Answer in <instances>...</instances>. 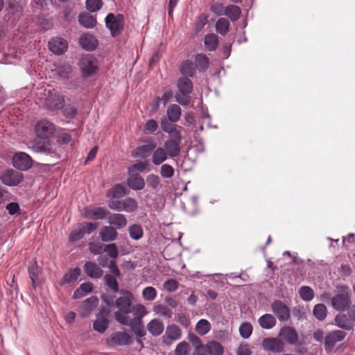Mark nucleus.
I'll use <instances>...</instances> for the list:
<instances>
[{"instance_id":"b1692460","label":"nucleus","mask_w":355,"mask_h":355,"mask_svg":"<svg viewBox=\"0 0 355 355\" xmlns=\"http://www.w3.org/2000/svg\"><path fill=\"white\" fill-rule=\"evenodd\" d=\"M156 146V144L150 140L148 144L139 146L135 149V156L142 159L147 158Z\"/></svg>"},{"instance_id":"5fc2aeb1","label":"nucleus","mask_w":355,"mask_h":355,"mask_svg":"<svg viewBox=\"0 0 355 355\" xmlns=\"http://www.w3.org/2000/svg\"><path fill=\"white\" fill-rule=\"evenodd\" d=\"M146 182L148 186L154 190H157L161 184L160 178L155 174L148 175L146 178Z\"/></svg>"},{"instance_id":"f8f14e48","label":"nucleus","mask_w":355,"mask_h":355,"mask_svg":"<svg viewBox=\"0 0 355 355\" xmlns=\"http://www.w3.org/2000/svg\"><path fill=\"white\" fill-rule=\"evenodd\" d=\"M110 214L109 211L103 207L88 206L84 208L83 215L85 218L92 220H103Z\"/></svg>"},{"instance_id":"7ed1b4c3","label":"nucleus","mask_w":355,"mask_h":355,"mask_svg":"<svg viewBox=\"0 0 355 355\" xmlns=\"http://www.w3.org/2000/svg\"><path fill=\"white\" fill-rule=\"evenodd\" d=\"M178 92L175 95V101L182 105H187L191 101L189 94L193 89V83L187 77L180 78L177 83Z\"/></svg>"},{"instance_id":"58836bf2","label":"nucleus","mask_w":355,"mask_h":355,"mask_svg":"<svg viewBox=\"0 0 355 355\" xmlns=\"http://www.w3.org/2000/svg\"><path fill=\"white\" fill-rule=\"evenodd\" d=\"M28 272L29 277L31 279L33 286L35 288L36 285V280L38 278V267L35 259L31 261L28 268Z\"/></svg>"},{"instance_id":"4468645a","label":"nucleus","mask_w":355,"mask_h":355,"mask_svg":"<svg viewBox=\"0 0 355 355\" xmlns=\"http://www.w3.org/2000/svg\"><path fill=\"white\" fill-rule=\"evenodd\" d=\"M32 164L33 161L31 157L25 153H17L12 157V165L19 170H28L31 168Z\"/></svg>"},{"instance_id":"bf43d9fd","label":"nucleus","mask_w":355,"mask_h":355,"mask_svg":"<svg viewBox=\"0 0 355 355\" xmlns=\"http://www.w3.org/2000/svg\"><path fill=\"white\" fill-rule=\"evenodd\" d=\"M85 235L84 231L80 225L78 228L71 232L69 239L71 242H76L83 239Z\"/></svg>"},{"instance_id":"4be33fe9","label":"nucleus","mask_w":355,"mask_h":355,"mask_svg":"<svg viewBox=\"0 0 355 355\" xmlns=\"http://www.w3.org/2000/svg\"><path fill=\"white\" fill-rule=\"evenodd\" d=\"M85 272L91 278L99 279L103 275V270L96 263L87 261L84 265Z\"/></svg>"},{"instance_id":"cd10ccee","label":"nucleus","mask_w":355,"mask_h":355,"mask_svg":"<svg viewBox=\"0 0 355 355\" xmlns=\"http://www.w3.org/2000/svg\"><path fill=\"white\" fill-rule=\"evenodd\" d=\"M258 322L260 327L264 329H270L277 323L275 318L270 313H266L260 316Z\"/></svg>"},{"instance_id":"79ce46f5","label":"nucleus","mask_w":355,"mask_h":355,"mask_svg":"<svg viewBox=\"0 0 355 355\" xmlns=\"http://www.w3.org/2000/svg\"><path fill=\"white\" fill-rule=\"evenodd\" d=\"M105 285L110 288L114 293H119V283L116 278L110 274H106L104 276Z\"/></svg>"},{"instance_id":"412c9836","label":"nucleus","mask_w":355,"mask_h":355,"mask_svg":"<svg viewBox=\"0 0 355 355\" xmlns=\"http://www.w3.org/2000/svg\"><path fill=\"white\" fill-rule=\"evenodd\" d=\"M99 236L103 242H112L116 239L118 232L114 227L110 225L103 226L99 231Z\"/></svg>"},{"instance_id":"2eb2a0df","label":"nucleus","mask_w":355,"mask_h":355,"mask_svg":"<svg viewBox=\"0 0 355 355\" xmlns=\"http://www.w3.org/2000/svg\"><path fill=\"white\" fill-rule=\"evenodd\" d=\"M182 337L180 328L175 324H169L166 327L164 336H162L163 343L166 345H171L174 341Z\"/></svg>"},{"instance_id":"72a5a7b5","label":"nucleus","mask_w":355,"mask_h":355,"mask_svg":"<svg viewBox=\"0 0 355 355\" xmlns=\"http://www.w3.org/2000/svg\"><path fill=\"white\" fill-rule=\"evenodd\" d=\"M182 114L180 107L177 104L170 105L166 110L167 119L172 122L179 121Z\"/></svg>"},{"instance_id":"c756f323","label":"nucleus","mask_w":355,"mask_h":355,"mask_svg":"<svg viewBox=\"0 0 355 355\" xmlns=\"http://www.w3.org/2000/svg\"><path fill=\"white\" fill-rule=\"evenodd\" d=\"M207 355H223L224 349L222 345L215 340L209 341L206 345Z\"/></svg>"},{"instance_id":"39448f33","label":"nucleus","mask_w":355,"mask_h":355,"mask_svg":"<svg viewBox=\"0 0 355 355\" xmlns=\"http://www.w3.org/2000/svg\"><path fill=\"white\" fill-rule=\"evenodd\" d=\"M105 21L106 27L110 31L113 37L116 36L123 30L124 17L121 14L109 13L106 16Z\"/></svg>"},{"instance_id":"9b49d317","label":"nucleus","mask_w":355,"mask_h":355,"mask_svg":"<svg viewBox=\"0 0 355 355\" xmlns=\"http://www.w3.org/2000/svg\"><path fill=\"white\" fill-rule=\"evenodd\" d=\"M271 309L280 322H286L291 318L290 309L281 300H275L271 304Z\"/></svg>"},{"instance_id":"6e6d98bb","label":"nucleus","mask_w":355,"mask_h":355,"mask_svg":"<svg viewBox=\"0 0 355 355\" xmlns=\"http://www.w3.org/2000/svg\"><path fill=\"white\" fill-rule=\"evenodd\" d=\"M153 310L156 313L167 318H171L173 315L172 311L165 305L159 304L155 306Z\"/></svg>"},{"instance_id":"09e8293b","label":"nucleus","mask_w":355,"mask_h":355,"mask_svg":"<svg viewBox=\"0 0 355 355\" xmlns=\"http://www.w3.org/2000/svg\"><path fill=\"white\" fill-rule=\"evenodd\" d=\"M157 295V290L153 286H147L142 291V297L146 301L152 302L155 300Z\"/></svg>"},{"instance_id":"a19ab883","label":"nucleus","mask_w":355,"mask_h":355,"mask_svg":"<svg viewBox=\"0 0 355 355\" xmlns=\"http://www.w3.org/2000/svg\"><path fill=\"white\" fill-rule=\"evenodd\" d=\"M180 71L184 76L193 77L196 73V68L191 61L185 60L181 65Z\"/></svg>"},{"instance_id":"c03bdc74","label":"nucleus","mask_w":355,"mask_h":355,"mask_svg":"<svg viewBox=\"0 0 355 355\" xmlns=\"http://www.w3.org/2000/svg\"><path fill=\"white\" fill-rule=\"evenodd\" d=\"M128 232L130 238L133 240H139L142 238L144 235L143 228L141 225L137 224H134L129 226Z\"/></svg>"},{"instance_id":"69168bd1","label":"nucleus","mask_w":355,"mask_h":355,"mask_svg":"<svg viewBox=\"0 0 355 355\" xmlns=\"http://www.w3.org/2000/svg\"><path fill=\"white\" fill-rule=\"evenodd\" d=\"M80 225L83 228L85 234H91L98 227V223L95 222L83 223Z\"/></svg>"},{"instance_id":"0e129e2a","label":"nucleus","mask_w":355,"mask_h":355,"mask_svg":"<svg viewBox=\"0 0 355 355\" xmlns=\"http://www.w3.org/2000/svg\"><path fill=\"white\" fill-rule=\"evenodd\" d=\"M56 71L59 76L65 78L68 74L71 73L72 67L69 64H62L56 68Z\"/></svg>"},{"instance_id":"5701e85b","label":"nucleus","mask_w":355,"mask_h":355,"mask_svg":"<svg viewBox=\"0 0 355 355\" xmlns=\"http://www.w3.org/2000/svg\"><path fill=\"white\" fill-rule=\"evenodd\" d=\"M107 219L110 225L118 230L124 228L128 223L125 216L122 214H110Z\"/></svg>"},{"instance_id":"4d7b16f0","label":"nucleus","mask_w":355,"mask_h":355,"mask_svg":"<svg viewBox=\"0 0 355 355\" xmlns=\"http://www.w3.org/2000/svg\"><path fill=\"white\" fill-rule=\"evenodd\" d=\"M157 122L155 119H151L146 122L144 126V132L146 134H153L157 130Z\"/></svg>"},{"instance_id":"2f4dec72","label":"nucleus","mask_w":355,"mask_h":355,"mask_svg":"<svg viewBox=\"0 0 355 355\" xmlns=\"http://www.w3.org/2000/svg\"><path fill=\"white\" fill-rule=\"evenodd\" d=\"M126 191L125 186L122 184H117L108 190L106 196L107 198H120L126 195Z\"/></svg>"},{"instance_id":"49530a36","label":"nucleus","mask_w":355,"mask_h":355,"mask_svg":"<svg viewBox=\"0 0 355 355\" xmlns=\"http://www.w3.org/2000/svg\"><path fill=\"white\" fill-rule=\"evenodd\" d=\"M64 116L69 119H73L78 114L77 108L71 104L64 105L61 108Z\"/></svg>"},{"instance_id":"4c0bfd02","label":"nucleus","mask_w":355,"mask_h":355,"mask_svg":"<svg viewBox=\"0 0 355 355\" xmlns=\"http://www.w3.org/2000/svg\"><path fill=\"white\" fill-rule=\"evenodd\" d=\"M241 10L240 8L235 5H230L225 8V15L230 18L232 21H236L241 16Z\"/></svg>"},{"instance_id":"f257e3e1","label":"nucleus","mask_w":355,"mask_h":355,"mask_svg":"<svg viewBox=\"0 0 355 355\" xmlns=\"http://www.w3.org/2000/svg\"><path fill=\"white\" fill-rule=\"evenodd\" d=\"M119 293L122 296L116 300L115 305L118 311L114 313V318L119 323L122 324L128 322L127 316L131 312L135 297L132 293L128 290L121 289Z\"/></svg>"},{"instance_id":"338daca9","label":"nucleus","mask_w":355,"mask_h":355,"mask_svg":"<svg viewBox=\"0 0 355 355\" xmlns=\"http://www.w3.org/2000/svg\"><path fill=\"white\" fill-rule=\"evenodd\" d=\"M178 282L176 280L169 279L164 283V288L168 292H173L178 289Z\"/></svg>"},{"instance_id":"9d476101","label":"nucleus","mask_w":355,"mask_h":355,"mask_svg":"<svg viewBox=\"0 0 355 355\" xmlns=\"http://www.w3.org/2000/svg\"><path fill=\"white\" fill-rule=\"evenodd\" d=\"M131 343V336L125 331L114 332L107 339V344L110 347L127 346Z\"/></svg>"},{"instance_id":"20e7f679","label":"nucleus","mask_w":355,"mask_h":355,"mask_svg":"<svg viewBox=\"0 0 355 355\" xmlns=\"http://www.w3.org/2000/svg\"><path fill=\"white\" fill-rule=\"evenodd\" d=\"M78 66L85 78L93 76L98 70L97 60L90 54L83 55L79 60Z\"/></svg>"},{"instance_id":"6e6552de","label":"nucleus","mask_w":355,"mask_h":355,"mask_svg":"<svg viewBox=\"0 0 355 355\" xmlns=\"http://www.w3.org/2000/svg\"><path fill=\"white\" fill-rule=\"evenodd\" d=\"M347 333L342 330H334L329 332L324 338V349L327 353L331 352L338 342L343 340Z\"/></svg>"},{"instance_id":"a211bd4d","label":"nucleus","mask_w":355,"mask_h":355,"mask_svg":"<svg viewBox=\"0 0 355 355\" xmlns=\"http://www.w3.org/2000/svg\"><path fill=\"white\" fill-rule=\"evenodd\" d=\"M279 336L290 345H295L298 340V334L296 330L290 326H284L280 329Z\"/></svg>"},{"instance_id":"de8ad7c7","label":"nucleus","mask_w":355,"mask_h":355,"mask_svg":"<svg viewBox=\"0 0 355 355\" xmlns=\"http://www.w3.org/2000/svg\"><path fill=\"white\" fill-rule=\"evenodd\" d=\"M313 315L319 320H324L327 316V309L324 304H318L313 310Z\"/></svg>"},{"instance_id":"6ab92c4d","label":"nucleus","mask_w":355,"mask_h":355,"mask_svg":"<svg viewBox=\"0 0 355 355\" xmlns=\"http://www.w3.org/2000/svg\"><path fill=\"white\" fill-rule=\"evenodd\" d=\"M127 179L128 187L134 191H140L145 187V181L144 178L137 173L128 174Z\"/></svg>"},{"instance_id":"37998d69","label":"nucleus","mask_w":355,"mask_h":355,"mask_svg":"<svg viewBox=\"0 0 355 355\" xmlns=\"http://www.w3.org/2000/svg\"><path fill=\"white\" fill-rule=\"evenodd\" d=\"M211 330L209 322L205 319L200 320L196 325V332L201 336L207 334Z\"/></svg>"},{"instance_id":"1a4fd4ad","label":"nucleus","mask_w":355,"mask_h":355,"mask_svg":"<svg viewBox=\"0 0 355 355\" xmlns=\"http://www.w3.org/2000/svg\"><path fill=\"white\" fill-rule=\"evenodd\" d=\"M55 125L48 120L39 121L35 126L36 135L41 139H49L55 133Z\"/></svg>"},{"instance_id":"f3484780","label":"nucleus","mask_w":355,"mask_h":355,"mask_svg":"<svg viewBox=\"0 0 355 355\" xmlns=\"http://www.w3.org/2000/svg\"><path fill=\"white\" fill-rule=\"evenodd\" d=\"M262 345L265 350L274 353L281 352L284 349L283 342L277 338H266L262 341Z\"/></svg>"},{"instance_id":"dca6fc26","label":"nucleus","mask_w":355,"mask_h":355,"mask_svg":"<svg viewBox=\"0 0 355 355\" xmlns=\"http://www.w3.org/2000/svg\"><path fill=\"white\" fill-rule=\"evenodd\" d=\"M49 49L54 54L62 55L67 51L68 43L62 37H54L49 42Z\"/></svg>"},{"instance_id":"e433bc0d","label":"nucleus","mask_w":355,"mask_h":355,"mask_svg":"<svg viewBox=\"0 0 355 355\" xmlns=\"http://www.w3.org/2000/svg\"><path fill=\"white\" fill-rule=\"evenodd\" d=\"M151 168L149 164L146 161H139L131 165L128 168V174L134 173L135 171H138L141 173L149 172Z\"/></svg>"},{"instance_id":"393cba45","label":"nucleus","mask_w":355,"mask_h":355,"mask_svg":"<svg viewBox=\"0 0 355 355\" xmlns=\"http://www.w3.org/2000/svg\"><path fill=\"white\" fill-rule=\"evenodd\" d=\"M80 275L81 270L79 268L76 267L74 268H71L64 275L60 282V285L63 286L64 284H74L77 282Z\"/></svg>"},{"instance_id":"ddd939ff","label":"nucleus","mask_w":355,"mask_h":355,"mask_svg":"<svg viewBox=\"0 0 355 355\" xmlns=\"http://www.w3.org/2000/svg\"><path fill=\"white\" fill-rule=\"evenodd\" d=\"M0 179L3 184L8 187H15L23 181L24 177L22 173L11 169L3 172Z\"/></svg>"},{"instance_id":"ea45409f","label":"nucleus","mask_w":355,"mask_h":355,"mask_svg":"<svg viewBox=\"0 0 355 355\" xmlns=\"http://www.w3.org/2000/svg\"><path fill=\"white\" fill-rule=\"evenodd\" d=\"M230 21L223 17L219 18L216 23V31L218 33L225 35L230 28Z\"/></svg>"},{"instance_id":"c85d7f7f","label":"nucleus","mask_w":355,"mask_h":355,"mask_svg":"<svg viewBox=\"0 0 355 355\" xmlns=\"http://www.w3.org/2000/svg\"><path fill=\"white\" fill-rule=\"evenodd\" d=\"M79 24L86 28H93L96 25V18L89 13L80 14L78 16Z\"/></svg>"},{"instance_id":"3c124183","label":"nucleus","mask_w":355,"mask_h":355,"mask_svg":"<svg viewBox=\"0 0 355 355\" xmlns=\"http://www.w3.org/2000/svg\"><path fill=\"white\" fill-rule=\"evenodd\" d=\"M299 293L302 299L306 302L312 300L314 297L313 290L309 286H302L299 291Z\"/></svg>"},{"instance_id":"13d9d810","label":"nucleus","mask_w":355,"mask_h":355,"mask_svg":"<svg viewBox=\"0 0 355 355\" xmlns=\"http://www.w3.org/2000/svg\"><path fill=\"white\" fill-rule=\"evenodd\" d=\"M102 5V0H86V8L92 12L99 10Z\"/></svg>"},{"instance_id":"bb28decb","label":"nucleus","mask_w":355,"mask_h":355,"mask_svg":"<svg viewBox=\"0 0 355 355\" xmlns=\"http://www.w3.org/2000/svg\"><path fill=\"white\" fill-rule=\"evenodd\" d=\"M180 141L167 140L164 142L165 150L171 157H177L180 152Z\"/></svg>"},{"instance_id":"680f3d73","label":"nucleus","mask_w":355,"mask_h":355,"mask_svg":"<svg viewBox=\"0 0 355 355\" xmlns=\"http://www.w3.org/2000/svg\"><path fill=\"white\" fill-rule=\"evenodd\" d=\"M160 174L164 178H171L174 175V168L172 166L164 164L161 166Z\"/></svg>"},{"instance_id":"052dcab7","label":"nucleus","mask_w":355,"mask_h":355,"mask_svg":"<svg viewBox=\"0 0 355 355\" xmlns=\"http://www.w3.org/2000/svg\"><path fill=\"white\" fill-rule=\"evenodd\" d=\"M225 7L220 2H213L210 6V10L217 16L225 15Z\"/></svg>"},{"instance_id":"0eeeda50","label":"nucleus","mask_w":355,"mask_h":355,"mask_svg":"<svg viewBox=\"0 0 355 355\" xmlns=\"http://www.w3.org/2000/svg\"><path fill=\"white\" fill-rule=\"evenodd\" d=\"M350 296L348 287H343V291L331 300V304L334 309L339 311L347 310L350 306Z\"/></svg>"},{"instance_id":"8fccbe9b","label":"nucleus","mask_w":355,"mask_h":355,"mask_svg":"<svg viewBox=\"0 0 355 355\" xmlns=\"http://www.w3.org/2000/svg\"><path fill=\"white\" fill-rule=\"evenodd\" d=\"M108 320L106 318H101L96 320L93 323V328L98 333H103L108 327Z\"/></svg>"},{"instance_id":"c9c22d12","label":"nucleus","mask_w":355,"mask_h":355,"mask_svg":"<svg viewBox=\"0 0 355 355\" xmlns=\"http://www.w3.org/2000/svg\"><path fill=\"white\" fill-rule=\"evenodd\" d=\"M205 46L209 51H214L218 45V37L214 33H209L205 37Z\"/></svg>"},{"instance_id":"a18cd8bd","label":"nucleus","mask_w":355,"mask_h":355,"mask_svg":"<svg viewBox=\"0 0 355 355\" xmlns=\"http://www.w3.org/2000/svg\"><path fill=\"white\" fill-rule=\"evenodd\" d=\"M138 207L137 201L131 197H128L123 200V211L132 213L137 210Z\"/></svg>"},{"instance_id":"774afa93","label":"nucleus","mask_w":355,"mask_h":355,"mask_svg":"<svg viewBox=\"0 0 355 355\" xmlns=\"http://www.w3.org/2000/svg\"><path fill=\"white\" fill-rule=\"evenodd\" d=\"M173 122L169 121V119L163 117L160 121L161 128L164 132L168 133L175 125L173 124Z\"/></svg>"},{"instance_id":"423d86ee","label":"nucleus","mask_w":355,"mask_h":355,"mask_svg":"<svg viewBox=\"0 0 355 355\" xmlns=\"http://www.w3.org/2000/svg\"><path fill=\"white\" fill-rule=\"evenodd\" d=\"M46 96L44 106L50 111L61 110L64 103V97L57 91L49 90Z\"/></svg>"},{"instance_id":"864d4df0","label":"nucleus","mask_w":355,"mask_h":355,"mask_svg":"<svg viewBox=\"0 0 355 355\" xmlns=\"http://www.w3.org/2000/svg\"><path fill=\"white\" fill-rule=\"evenodd\" d=\"M252 326L250 322H243L239 327V334L244 338H248L252 333Z\"/></svg>"},{"instance_id":"7c9ffc66","label":"nucleus","mask_w":355,"mask_h":355,"mask_svg":"<svg viewBox=\"0 0 355 355\" xmlns=\"http://www.w3.org/2000/svg\"><path fill=\"white\" fill-rule=\"evenodd\" d=\"M335 324L345 330H351L353 329V322L345 314L337 315L335 317Z\"/></svg>"},{"instance_id":"e2e57ef3","label":"nucleus","mask_w":355,"mask_h":355,"mask_svg":"<svg viewBox=\"0 0 355 355\" xmlns=\"http://www.w3.org/2000/svg\"><path fill=\"white\" fill-rule=\"evenodd\" d=\"M104 251L107 252L111 258L116 259L119 256L118 248L115 243L106 245L104 248Z\"/></svg>"},{"instance_id":"603ef678","label":"nucleus","mask_w":355,"mask_h":355,"mask_svg":"<svg viewBox=\"0 0 355 355\" xmlns=\"http://www.w3.org/2000/svg\"><path fill=\"white\" fill-rule=\"evenodd\" d=\"M190 345L186 341L178 343L175 349V355H189Z\"/></svg>"},{"instance_id":"473e14b6","label":"nucleus","mask_w":355,"mask_h":355,"mask_svg":"<svg viewBox=\"0 0 355 355\" xmlns=\"http://www.w3.org/2000/svg\"><path fill=\"white\" fill-rule=\"evenodd\" d=\"M168 155L162 147L157 148L152 155V162L154 165H160L167 159Z\"/></svg>"},{"instance_id":"f03ea898","label":"nucleus","mask_w":355,"mask_h":355,"mask_svg":"<svg viewBox=\"0 0 355 355\" xmlns=\"http://www.w3.org/2000/svg\"><path fill=\"white\" fill-rule=\"evenodd\" d=\"M134 318H131L129 314L127 316L128 322L123 325L129 326L132 332L138 337H143L146 332L141 319L147 314L146 306L142 304H136L131 308V312Z\"/></svg>"},{"instance_id":"a878e982","label":"nucleus","mask_w":355,"mask_h":355,"mask_svg":"<svg viewBox=\"0 0 355 355\" xmlns=\"http://www.w3.org/2000/svg\"><path fill=\"white\" fill-rule=\"evenodd\" d=\"M146 327L148 332L154 336H158L161 335L164 329L163 322L157 318L151 320L147 324Z\"/></svg>"},{"instance_id":"aec40b11","label":"nucleus","mask_w":355,"mask_h":355,"mask_svg":"<svg viewBox=\"0 0 355 355\" xmlns=\"http://www.w3.org/2000/svg\"><path fill=\"white\" fill-rule=\"evenodd\" d=\"M79 44L85 50L94 51L97 46L98 41L94 35L85 33L80 37Z\"/></svg>"},{"instance_id":"f704fd0d","label":"nucleus","mask_w":355,"mask_h":355,"mask_svg":"<svg viewBox=\"0 0 355 355\" xmlns=\"http://www.w3.org/2000/svg\"><path fill=\"white\" fill-rule=\"evenodd\" d=\"M197 69L200 71H206L209 66V60L207 56L204 53H198L194 58Z\"/></svg>"}]
</instances>
